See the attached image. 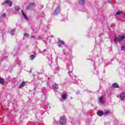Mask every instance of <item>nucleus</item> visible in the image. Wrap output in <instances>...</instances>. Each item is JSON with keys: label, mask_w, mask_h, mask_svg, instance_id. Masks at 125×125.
<instances>
[{"label": "nucleus", "mask_w": 125, "mask_h": 125, "mask_svg": "<svg viewBox=\"0 0 125 125\" xmlns=\"http://www.w3.org/2000/svg\"><path fill=\"white\" fill-rule=\"evenodd\" d=\"M125 39V35H120L118 37H115L114 39L115 42H123V40Z\"/></svg>", "instance_id": "f257e3e1"}, {"label": "nucleus", "mask_w": 125, "mask_h": 125, "mask_svg": "<svg viewBox=\"0 0 125 125\" xmlns=\"http://www.w3.org/2000/svg\"><path fill=\"white\" fill-rule=\"evenodd\" d=\"M35 6H36L35 2H30L26 6V9H33V8H35Z\"/></svg>", "instance_id": "f03ea898"}, {"label": "nucleus", "mask_w": 125, "mask_h": 125, "mask_svg": "<svg viewBox=\"0 0 125 125\" xmlns=\"http://www.w3.org/2000/svg\"><path fill=\"white\" fill-rule=\"evenodd\" d=\"M5 4H8L9 6H12V1L10 0H5L2 3V5H5Z\"/></svg>", "instance_id": "7ed1b4c3"}, {"label": "nucleus", "mask_w": 125, "mask_h": 125, "mask_svg": "<svg viewBox=\"0 0 125 125\" xmlns=\"http://www.w3.org/2000/svg\"><path fill=\"white\" fill-rule=\"evenodd\" d=\"M60 123L61 125H66V119H65L64 118H61L60 120Z\"/></svg>", "instance_id": "20e7f679"}, {"label": "nucleus", "mask_w": 125, "mask_h": 125, "mask_svg": "<svg viewBox=\"0 0 125 125\" xmlns=\"http://www.w3.org/2000/svg\"><path fill=\"white\" fill-rule=\"evenodd\" d=\"M60 13V11H59V8L57 7L56 9L55 10L54 13L53 14V15H58Z\"/></svg>", "instance_id": "39448f33"}, {"label": "nucleus", "mask_w": 125, "mask_h": 125, "mask_svg": "<svg viewBox=\"0 0 125 125\" xmlns=\"http://www.w3.org/2000/svg\"><path fill=\"white\" fill-rule=\"evenodd\" d=\"M97 114L99 117H102V116H103V115H104V111H102L101 110H99L97 111Z\"/></svg>", "instance_id": "423d86ee"}, {"label": "nucleus", "mask_w": 125, "mask_h": 125, "mask_svg": "<svg viewBox=\"0 0 125 125\" xmlns=\"http://www.w3.org/2000/svg\"><path fill=\"white\" fill-rule=\"evenodd\" d=\"M120 98L121 100H124V99H125V93H123L120 94Z\"/></svg>", "instance_id": "0eeeda50"}, {"label": "nucleus", "mask_w": 125, "mask_h": 125, "mask_svg": "<svg viewBox=\"0 0 125 125\" xmlns=\"http://www.w3.org/2000/svg\"><path fill=\"white\" fill-rule=\"evenodd\" d=\"M110 111L109 110H104V116H107V115H109L110 114Z\"/></svg>", "instance_id": "6e6552de"}, {"label": "nucleus", "mask_w": 125, "mask_h": 125, "mask_svg": "<svg viewBox=\"0 0 125 125\" xmlns=\"http://www.w3.org/2000/svg\"><path fill=\"white\" fill-rule=\"evenodd\" d=\"M112 87H113L114 88H119L120 86L118 83H114L112 84Z\"/></svg>", "instance_id": "1a4fd4ad"}, {"label": "nucleus", "mask_w": 125, "mask_h": 125, "mask_svg": "<svg viewBox=\"0 0 125 125\" xmlns=\"http://www.w3.org/2000/svg\"><path fill=\"white\" fill-rule=\"evenodd\" d=\"M26 84V82L23 81L21 82V84L19 85V88H21V87H23V86Z\"/></svg>", "instance_id": "9d476101"}, {"label": "nucleus", "mask_w": 125, "mask_h": 125, "mask_svg": "<svg viewBox=\"0 0 125 125\" xmlns=\"http://www.w3.org/2000/svg\"><path fill=\"white\" fill-rule=\"evenodd\" d=\"M99 102H100V103H101V104H104V103H105V102L103 100V97L102 96V97H100Z\"/></svg>", "instance_id": "9b49d317"}, {"label": "nucleus", "mask_w": 125, "mask_h": 125, "mask_svg": "<svg viewBox=\"0 0 125 125\" xmlns=\"http://www.w3.org/2000/svg\"><path fill=\"white\" fill-rule=\"evenodd\" d=\"M21 14L23 16V17L26 20H28V17L25 14L23 10H21Z\"/></svg>", "instance_id": "f8f14e48"}, {"label": "nucleus", "mask_w": 125, "mask_h": 125, "mask_svg": "<svg viewBox=\"0 0 125 125\" xmlns=\"http://www.w3.org/2000/svg\"><path fill=\"white\" fill-rule=\"evenodd\" d=\"M52 86H53V89L54 90H56L58 88V84H53Z\"/></svg>", "instance_id": "ddd939ff"}, {"label": "nucleus", "mask_w": 125, "mask_h": 125, "mask_svg": "<svg viewBox=\"0 0 125 125\" xmlns=\"http://www.w3.org/2000/svg\"><path fill=\"white\" fill-rule=\"evenodd\" d=\"M62 100H66L67 98V95L66 94H62Z\"/></svg>", "instance_id": "4468645a"}, {"label": "nucleus", "mask_w": 125, "mask_h": 125, "mask_svg": "<svg viewBox=\"0 0 125 125\" xmlns=\"http://www.w3.org/2000/svg\"><path fill=\"white\" fill-rule=\"evenodd\" d=\"M79 3L82 5H83V3H84V0H79Z\"/></svg>", "instance_id": "2eb2a0df"}, {"label": "nucleus", "mask_w": 125, "mask_h": 125, "mask_svg": "<svg viewBox=\"0 0 125 125\" xmlns=\"http://www.w3.org/2000/svg\"><path fill=\"white\" fill-rule=\"evenodd\" d=\"M4 79L0 77V83H4Z\"/></svg>", "instance_id": "dca6fc26"}, {"label": "nucleus", "mask_w": 125, "mask_h": 125, "mask_svg": "<svg viewBox=\"0 0 125 125\" xmlns=\"http://www.w3.org/2000/svg\"><path fill=\"white\" fill-rule=\"evenodd\" d=\"M15 10H17V11L20 10V7H19V6H17L15 7Z\"/></svg>", "instance_id": "f3484780"}, {"label": "nucleus", "mask_w": 125, "mask_h": 125, "mask_svg": "<svg viewBox=\"0 0 125 125\" xmlns=\"http://www.w3.org/2000/svg\"><path fill=\"white\" fill-rule=\"evenodd\" d=\"M120 14H123V13L121 11H118L116 13V15H120Z\"/></svg>", "instance_id": "a211bd4d"}, {"label": "nucleus", "mask_w": 125, "mask_h": 125, "mask_svg": "<svg viewBox=\"0 0 125 125\" xmlns=\"http://www.w3.org/2000/svg\"><path fill=\"white\" fill-rule=\"evenodd\" d=\"M30 58H31V60H33V59H35V55H32L30 56Z\"/></svg>", "instance_id": "6ab92c4d"}, {"label": "nucleus", "mask_w": 125, "mask_h": 125, "mask_svg": "<svg viewBox=\"0 0 125 125\" xmlns=\"http://www.w3.org/2000/svg\"><path fill=\"white\" fill-rule=\"evenodd\" d=\"M121 49L122 50H125V45H123L121 47Z\"/></svg>", "instance_id": "aec40b11"}, {"label": "nucleus", "mask_w": 125, "mask_h": 125, "mask_svg": "<svg viewBox=\"0 0 125 125\" xmlns=\"http://www.w3.org/2000/svg\"><path fill=\"white\" fill-rule=\"evenodd\" d=\"M14 32H15V29H13L11 30V35H14V34L13 33H14Z\"/></svg>", "instance_id": "412c9836"}, {"label": "nucleus", "mask_w": 125, "mask_h": 125, "mask_svg": "<svg viewBox=\"0 0 125 125\" xmlns=\"http://www.w3.org/2000/svg\"><path fill=\"white\" fill-rule=\"evenodd\" d=\"M59 42H61V44H65V42H64V41H60Z\"/></svg>", "instance_id": "4be33fe9"}, {"label": "nucleus", "mask_w": 125, "mask_h": 125, "mask_svg": "<svg viewBox=\"0 0 125 125\" xmlns=\"http://www.w3.org/2000/svg\"><path fill=\"white\" fill-rule=\"evenodd\" d=\"M24 36L25 37V38H29V34H24Z\"/></svg>", "instance_id": "5701e85b"}, {"label": "nucleus", "mask_w": 125, "mask_h": 125, "mask_svg": "<svg viewBox=\"0 0 125 125\" xmlns=\"http://www.w3.org/2000/svg\"><path fill=\"white\" fill-rule=\"evenodd\" d=\"M6 15L5 14V13H3V14L1 15V16H2V17H5Z\"/></svg>", "instance_id": "b1692460"}, {"label": "nucleus", "mask_w": 125, "mask_h": 125, "mask_svg": "<svg viewBox=\"0 0 125 125\" xmlns=\"http://www.w3.org/2000/svg\"><path fill=\"white\" fill-rule=\"evenodd\" d=\"M123 15L124 16V18H123V19L122 20H125V14H123Z\"/></svg>", "instance_id": "393cba45"}, {"label": "nucleus", "mask_w": 125, "mask_h": 125, "mask_svg": "<svg viewBox=\"0 0 125 125\" xmlns=\"http://www.w3.org/2000/svg\"><path fill=\"white\" fill-rule=\"evenodd\" d=\"M43 51H44V52H45V51H46V49H44V50H43Z\"/></svg>", "instance_id": "a878e982"}, {"label": "nucleus", "mask_w": 125, "mask_h": 125, "mask_svg": "<svg viewBox=\"0 0 125 125\" xmlns=\"http://www.w3.org/2000/svg\"><path fill=\"white\" fill-rule=\"evenodd\" d=\"M59 47H61V45H59Z\"/></svg>", "instance_id": "bb28decb"}, {"label": "nucleus", "mask_w": 125, "mask_h": 125, "mask_svg": "<svg viewBox=\"0 0 125 125\" xmlns=\"http://www.w3.org/2000/svg\"><path fill=\"white\" fill-rule=\"evenodd\" d=\"M31 38H32V39L34 38V36H31Z\"/></svg>", "instance_id": "cd10ccee"}, {"label": "nucleus", "mask_w": 125, "mask_h": 125, "mask_svg": "<svg viewBox=\"0 0 125 125\" xmlns=\"http://www.w3.org/2000/svg\"><path fill=\"white\" fill-rule=\"evenodd\" d=\"M60 41V39H59V41Z\"/></svg>", "instance_id": "c85d7f7f"}, {"label": "nucleus", "mask_w": 125, "mask_h": 125, "mask_svg": "<svg viewBox=\"0 0 125 125\" xmlns=\"http://www.w3.org/2000/svg\"><path fill=\"white\" fill-rule=\"evenodd\" d=\"M1 125H4V124H1Z\"/></svg>", "instance_id": "c756f323"}]
</instances>
